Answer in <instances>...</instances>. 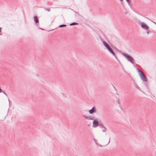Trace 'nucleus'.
I'll list each match as a JSON object with an SVG mask.
<instances>
[{"label": "nucleus", "mask_w": 156, "mask_h": 156, "mask_svg": "<svg viewBox=\"0 0 156 156\" xmlns=\"http://www.w3.org/2000/svg\"><path fill=\"white\" fill-rule=\"evenodd\" d=\"M103 44L104 45V46L108 49V51L110 52V53H111L114 56H115V58L116 59H117L118 58L117 56L115 55L112 49L111 48L108 44L105 41H103Z\"/></svg>", "instance_id": "obj_1"}, {"label": "nucleus", "mask_w": 156, "mask_h": 156, "mask_svg": "<svg viewBox=\"0 0 156 156\" xmlns=\"http://www.w3.org/2000/svg\"><path fill=\"white\" fill-rule=\"evenodd\" d=\"M122 55L126 57L129 61L132 63H134V60L131 56L125 53H123Z\"/></svg>", "instance_id": "obj_2"}, {"label": "nucleus", "mask_w": 156, "mask_h": 156, "mask_svg": "<svg viewBox=\"0 0 156 156\" xmlns=\"http://www.w3.org/2000/svg\"><path fill=\"white\" fill-rule=\"evenodd\" d=\"M100 123L97 119H94L93 121V125L92 126L94 127H96L99 125Z\"/></svg>", "instance_id": "obj_3"}, {"label": "nucleus", "mask_w": 156, "mask_h": 156, "mask_svg": "<svg viewBox=\"0 0 156 156\" xmlns=\"http://www.w3.org/2000/svg\"><path fill=\"white\" fill-rule=\"evenodd\" d=\"M140 78L141 79L144 81L147 82V79L146 76L143 73H141L139 75Z\"/></svg>", "instance_id": "obj_4"}, {"label": "nucleus", "mask_w": 156, "mask_h": 156, "mask_svg": "<svg viewBox=\"0 0 156 156\" xmlns=\"http://www.w3.org/2000/svg\"><path fill=\"white\" fill-rule=\"evenodd\" d=\"M141 26L143 29L146 30H148L149 28L148 26L144 22H142L141 23Z\"/></svg>", "instance_id": "obj_5"}, {"label": "nucleus", "mask_w": 156, "mask_h": 156, "mask_svg": "<svg viewBox=\"0 0 156 156\" xmlns=\"http://www.w3.org/2000/svg\"><path fill=\"white\" fill-rule=\"evenodd\" d=\"M97 112V110L96 108L93 107L89 111V112L90 114H91L94 113L96 112Z\"/></svg>", "instance_id": "obj_6"}, {"label": "nucleus", "mask_w": 156, "mask_h": 156, "mask_svg": "<svg viewBox=\"0 0 156 156\" xmlns=\"http://www.w3.org/2000/svg\"><path fill=\"white\" fill-rule=\"evenodd\" d=\"M34 21L35 23L37 24V23H39V20L38 19L37 17L36 16H35L34 17Z\"/></svg>", "instance_id": "obj_7"}, {"label": "nucleus", "mask_w": 156, "mask_h": 156, "mask_svg": "<svg viewBox=\"0 0 156 156\" xmlns=\"http://www.w3.org/2000/svg\"><path fill=\"white\" fill-rule=\"evenodd\" d=\"M137 71L139 73V75H140L141 73V74L143 73L142 71H141L140 69H139L138 68H137L136 69Z\"/></svg>", "instance_id": "obj_8"}, {"label": "nucleus", "mask_w": 156, "mask_h": 156, "mask_svg": "<svg viewBox=\"0 0 156 156\" xmlns=\"http://www.w3.org/2000/svg\"><path fill=\"white\" fill-rule=\"evenodd\" d=\"M134 86H135V87L138 90H140V87H139L138 85H137V84L135 83H134Z\"/></svg>", "instance_id": "obj_9"}, {"label": "nucleus", "mask_w": 156, "mask_h": 156, "mask_svg": "<svg viewBox=\"0 0 156 156\" xmlns=\"http://www.w3.org/2000/svg\"><path fill=\"white\" fill-rule=\"evenodd\" d=\"M88 118L89 120H94V117L91 116H88Z\"/></svg>", "instance_id": "obj_10"}, {"label": "nucleus", "mask_w": 156, "mask_h": 156, "mask_svg": "<svg viewBox=\"0 0 156 156\" xmlns=\"http://www.w3.org/2000/svg\"><path fill=\"white\" fill-rule=\"evenodd\" d=\"M99 126V127L101 128H104V127H105L101 123H100Z\"/></svg>", "instance_id": "obj_11"}, {"label": "nucleus", "mask_w": 156, "mask_h": 156, "mask_svg": "<svg viewBox=\"0 0 156 156\" xmlns=\"http://www.w3.org/2000/svg\"><path fill=\"white\" fill-rule=\"evenodd\" d=\"M78 23L75 22L72 23L70 24V26H73V25H78Z\"/></svg>", "instance_id": "obj_12"}, {"label": "nucleus", "mask_w": 156, "mask_h": 156, "mask_svg": "<svg viewBox=\"0 0 156 156\" xmlns=\"http://www.w3.org/2000/svg\"><path fill=\"white\" fill-rule=\"evenodd\" d=\"M44 9L45 10H46V11H48V12H49V11H51V9L50 8H44Z\"/></svg>", "instance_id": "obj_13"}, {"label": "nucleus", "mask_w": 156, "mask_h": 156, "mask_svg": "<svg viewBox=\"0 0 156 156\" xmlns=\"http://www.w3.org/2000/svg\"><path fill=\"white\" fill-rule=\"evenodd\" d=\"M66 26V24H62L58 26V27H65Z\"/></svg>", "instance_id": "obj_14"}, {"label": "nucleus", "mask_w": 156, "mask_h": 156, "mask_svg": "<svg viewBox=\"0 0 156 156\" xmlns=\"http://www.w3.org/2000/svg\"><path fill=\"white\" fill-rule=\"evenodd\" d=\"M82 116L85 119H88V116H87L85 115H83Z\"/></svg>", "instance_id": "obj_15"}, {"label": "nucleus", "mask_w": 156, "mask_h": 156, "mask_svg": "<svg viewBox=\"0 0 156 156\" xmlns=\"http://www.w3.org/2000/svg\"><path fill=\"white\" fill-rule=\"evenodd\" d=\"M107 130V128L105 127L104 128V129L102 130V131L104 132H106V130Z\"/></svg>", "instance_id": "obj_16"}, {"label": "nucleus", "mask_w": 156, "mask_h": 156, "mask_svg": "<svg viewBox=\"0 0 156 156\" xmlns=\"http://www.w3.org/2000/svg\"><path fill=\"white\" fill-rule=\"evenodd\" d=\"M126 0L128 4H129L130 3V0Z\"/></svg>", "instance_id": "obj_17"}, {"label": "nucleus", "mask_w": 156, "mask_h": 156, "mask_svg": "<svg viewBox=\"0 0 156 156\" xmlns=\"http://www.w3.org/2000/svg\"><path fill=\"white\" fill-rule=\"evenodd\" d=\"M2 29V28L0 27V35H2V34L1 33Z\"/></svg>", "instance_id": "obj_18"}, {"label": "nucleus", "mask_w": 156, "mask_h": 156, "mask_svg": "<svg viewBox=\"0 0 156 156\" xmlns=\"http://www.w3.org/2000/svg\"><path fill=\"white\" fill-rule=\"evenodd\" d=\"M2 92H3L5 95L6 96H7V94L5 93V92L4 91H2Z\"/></svg>", "instance_id": "obj_19"}, {"label": "nucleus", "mask_w": 156, "mask_h": 156, "mask_svg": "<svg viewBox=\"0 0 156 156\" xmlns=\"http://www.w3.org/2000/svg\"><path fill=\"white\" fill-rule=\"evenodd\" d=\"M151 32V31H150V30H148V31H147V33L148 34L150 33Z\"/></svg>", "instance_id": "obj_20"}, {"label": "nucleus", "mask_w": 156, "mask_h": 156, "mask_svg": "<svg viewBox=\"0 0 156 156\" xmlns=\"http://www.w3.org/2000/svg\"><path fill=\"white\" fill-rule=\"evenodd\" d=\"M117 102H118V104H119V100H118Z\"/></svg>", "instance_id": "obj_21"}, {"label": "nucleus", "mask_w": 156, "mask_h": 156, "mask_svg": "<svg viewBox=\"0 0 156 156\" xmlns=\"http://www.w3.org/2000/svg\"><path fill=\"white\" fill-rule=\"evenodd\" d=\"M110 138H109V141L108 143H109V142H110Z\"/></svg>", "instance_id": "obj_22"}, {"label": "nucleus", "mask_w": 156, "mask_h": 156, "mask_svg": "<svg viewBox=\"0 0 156 156\" xmlns=\"http://www.w3.org/2000/svg\"><path fill=\"white\" fill-rule=\"evenodd\" d=\"M121 2H122L123 1V0H120Z\"/></svg>", "instance_id": "obj_23"}, {"label": "nucleus", "mask_w": 156, "mask_h": 156, "mask_svg": "<svg viewBox=\"0 0 156 156\" xmlns=\"http://www.w3.org/2000/svg\"><path fill=\"white\" fill-rule=\"evenodd\" d=\"M99 146H100L101 147V145H99Z\"/></svg>", "instance_id": "obj_24"}, {"label": "nucleus", "mask_w": 156, "mask_h": 156, "mask_svg": "<svg viewBox=\"0 0 156 156\" xmlns=\"http://www.w3.org/2000/svg\"><path fill=\"white\" fill-rule=\"evenodd\" d=\"M95 144H96L97 145V144H98V143H95Z\"/></svg>", "instance_id": "obj_25"}, {"label": "nucleus", "mask_w": 156, "mask_h": 156, "mask_svg": "<svg viewBox=\"0 0 156 156\" xmlns=\"http://www.w3.org/2000/svg\"><path fill=\"white\" fill-rule=\"evenodd\" d=\"M8 100H9V102H10V100H9V99H8Z\"/></svg>", "instance_id": "obj_26"}, {"label": "nucleus", "mask_w": 156, "mask_h": 156, "mask_svg": "<svg viewBox=\"0 0 156 156\" xmlns=\"http://www.w3.org/2000/svg\"><path fill=\"white\" fill-rule=\"evenodd\" d=\"M94 141H95V140H95V139H94Z\"/></svg>", "instance_id": "obj_27"}, {"label": "nucleus", "mask_w": 156, "mask_h": 156, "mask_svg": "<svg viewBox=\"0 0 156 156\" xmlns=\"http://www.w3.org/2000/svg\"><path fill=\"white\" fill-rule=\"evenodd\" d=\"M125 13L126 14H127V13H126V12H125Z\"/></svg>", "instance_id": "obj_28"}, {"label": "nucleus", "mask_w": 156, "mask_h": 156, "mask_svg": "<svg viewBox=\"0 0 156 156\" xmlns=\"http://www.w3.org/2000/svg\"><path fill=\"white\" fill-rule=\"evenodd\" d=\"M115 48V49H116V48H115H115Z\"/></svg>", "instance_id": "obj_29"}, {"label": "nucleus", "mask_w": 156, "mask_h": 156, "mask_svg": "<svg viewBox=\"0 0 156 156\" xmlns=\"http://www.w3.org/2000/svg\"><path fill=\"white\" fill-rule=\"evenodd\" d=\"M156 25V23H154Z\"/></svg>", "instance_id": "obj_30"}]
</instances>
